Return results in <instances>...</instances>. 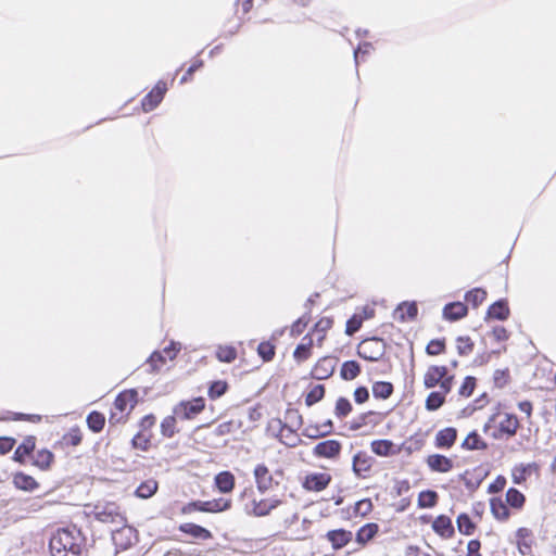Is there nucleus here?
I'll use <instances>...</instances> for the list:
<instances>
[{"label":"nucleus","mask_w":556,"mask_h":556,"mask_svg":"<svg viewBox=\"0 0 556 556\" xmlns=\"http://www.w3.org/2000/svg\"><path fill=\"white\" fill-rule=\"evenodd\" d=\"M455 374L445 365H429L422 375V386L432 390L425 400V408L435 412L446 403V396L455 384Z\"/></svg>","instance_id":"f257e3e1"},{"label":"nucleus","mask_w":556,"mask_h":556,"mask_svg":"<svg viewBox=\"0 0 556 556\" xmlns=\"http://www.w3.org/2000/svg\"><path fill=\"white\" fill-rule=\"evenodd\" d=\"M85 539L75 529H59L49 542L51 556H80Z\"/></svg>","instance_id":"f03ea898"},{"label":"nucleus","mask_w":556,"mask_h":556,"mask_svg":"<svg viewBox=\"0 0 556 556\" xmlns=\"http://www.w3.org/2000/svg\"><path fill=\"white\" fill-rule=\"evenodd\" d=\"M520 421L515 414L496 412L483 426V431L494 440H508L516 435Z\"/></svg>","instance_id":"7ed1b4c3"},{"label":"nucleus","mask_w":556,"mask_h":556,"mask_svg":"<svg viewBox=\"0 0 556 556\" xmlns=\"http://www.w3.org/2000/svg\"><path fill=\"white\" fill-rule=\"evenodd\" d=\"M88 516L102 523L123 526L127 522L125 513L116 502L98 501L90 506Z\"/></svg>","instance_id":"20e7f679"},{"label":"nucleus","mask_w":556,"mask_h":556,"mask_svg":"<svg viewBox=\"0 0 556 556\" xmlns=\"http://www.w3.org/2000/svg\"><path fill=\"white\" fill-rule=\"evenodd\" d=\"M137 404V391L129 389L119 392L113 403L114 410L111 412L109 422L116 425L125 422L130 412Z\"/></svg>","instance_id":"39448f33"},{"label":"nucleus","mask_w":556,"mask_h":556,"mask_svg":"<svg viewBox=\"0 0 556 556\" xmlns=\"http://www.w3.org/2000/svg\"><path fill=\"white\" fill-rule=\"evenodd\" d=\"M232 502L229 498H214L210 501H191L184 504L180 508L181 515H192L194 513L216 514L230 509Z\"/></svg>","instance_id":"423d86ee"},{"label":"nucleus","mask_w":556,"mask_h":556,"mask_svg":"<svg viewBox=\"0 0 556 556\" xmlns=\"http://www.w3.org/2000/svg\"><path fill=\"white\" fill-rule=\"evenodd\" d=\"M387 351V343L378 337L365 338L357 345V355L365 361L378 362Z\"/></svg>","instance_id":"0eeeda50"},{"label":"nucleus","mask_w":556,"mask_h":556,"mask_svg":"<svg viewBox=\"0 0 556 556\" xmlns=\"http://www.w3.org/2000/svg\"><path fill=\"white\" fill-rule=\"evenodd\" d=\"M376 317L375 304H366L357 307L354 314L346 320L344 333L348 337L354 336L361 330L363 324Z\"/></svg>","instance_id":"6e6552de"},{"label":"nucleus","mask_w":556,"mask_h":556,"mask_svg":"<svg viewBox=\"0 0 556 556\" xmlns=\"http://www.w3.org/2000/svg\"><path fill=\"white\" fill-rule=\"evenodd\" d=\"M205 409V400L202 396L179 402L173 409L174 414L182 420L194 419Z\"/></svg>","instance_id":"1a4fd4ad"},{"label":"nucleus","mask_w":556,"mask_h":556,"mask_svg":"<svg viewBox=\"0 0 556 556\" xmlns=\"http://www.w3.org/2000/svg\"><path fill=\"white\" fill-rule=\"evenodd\" d=\"M253 476L256 489L261 493H265L269 490H273L275 486L279 484V482L274 479L273 473L265 464H257L254 467Z\"/></svg>","instance_id":"9d476101"},{"label":"nucleus","mask_w":556,"mask_h":556,"mask_svg":"<svg viewBox=\"0 0 556 556\" xmlns=\"http://www.w3.org/2000/svg\"><path fill=\"white\" fill-rule=\"evenodd\" d=\"M167 84L164 80H159L155 86L147 93L141 100V108L143 112L153 111L164 99L167 91Z\"/></svg>","instance_id":"9b49d317"},{"label":"nucleus","mask_w":556,"mask_h":556,"mask_svg":"<svg viewBox=\"0 0 556 556\" xmlns=\"http://www.w3.org/2000/svg\"><path fill=\"white\" fill-rule=\"evenodd\" d=\"M332 477L328 472H311L302 480V488L308 492H321L328 488Z\"/></svg>","instance_id":"f8f14e48"},{"label":"nucleus","mask_w":556,"mask_h":556,"mask_svg":"<svg viewBox=\"0 0 556 556\" xmlns=\"http://www.w3.org/2000/svg\"><path fill=\"white\" fill-rule=\"evenodd\" d=\"M342 451V443L334 439H329L317 443L313 448V455L317 458L337 459Z\"/></svg>","instance_id":"ddd939ff"},{"label":"nucleus","mask_w":556,"mask_h":556,"mask_svg":"<svg viewBox=\"0 0 556 556\" xmlns=\"http://www.w3.org/2000/svg\"><path fill=\"white\" fill-rule=\"evenodd\" d=\"M337 358L333 356L320 357L311 369V376L317 380L330 378L336 369Z\"/></svg>","instance_id":"4468645a"},{"label":"nucleus","mask_w":556,"mask_h":556,"mask_svg":"<svg viewBox=\"0 0 556 556\" xmlns=\"http://www.w3.org/2000/svg\"><path fill=\"white\" fill-rule=\"evenodd\" d=\"M425 462L430 471L438 473H447L455 467L451 457L439 453L429 454Z\"/></svg>","instance_id":"2eb2a0df"},{"label":"nucleus","mask_w":556,"mask_h":556,"mask_svg":"<svg viewBox=\"0 0 556 556\" xmlns=\"http://www.w3.org/2000/svg\"><path fill=\"white\" fill-rule=\"evenodd\" d=\"M334 320L331 316L320 317L307 334H312L316 346L321 348L327 338L328 331L333 327Z\"/></svg>","instance_id":"dca6fc26"},{"label":"nucleus","mask_w":556,"mask_h":556,"mask_svg":"<svg viewBox=\"0 0 556 556\" xmlns=\"http://www.w3.org/2000/svg\"><path fill=\"white\" fill-rule=\"evenodd\" d=\"M281 504L282 501L279 498H261L258 501L253 500L248 514L254 517H266Z\"/></svg>","instance_id":"f3484780"},{"label":"nucleus","mask_w":556,"mask_h":556,"mask_svg":"<svg viewBox=\"0 0 556 556\" xmlns=\"http://www.w3.org/2000/svg\"><path fill=\"white\" fill-rule=\"evenodd\" d=\"M372 465L374 458L366 452H358L353 457V471L358 478H369L372 470Z\"/></svg>","instance_id":"a211bd4d"},{"label":"nucleus","mask_w":556,"mask_h":556,"mask_svg":"<svg viewBox=\"0 0 556 556\" xmlns=\"http://www.w3.org/2000/svg\"><path fill=\"white\" fill-rule=\"evenodd\" d=\"M316 343L312 334H305L301 342L295 346L292 357L298 365L307 362L314 354L313 350Z\"/></svg>","instance_id":"6ab92c4d"},{"label":"nucleus","mask_w":556,"mask_h":556,"mask_svg":"<svg viewBox=\"0 0 556 556\" xmlns=\"http://www.w3.org/2000/svg\"><path fill=\"white\" fill-rule=\"evenodd\" d=\"M383 418L384 415L382 413L368 410L355 417L351 421L350 429L357 431L365 427H376L383 420Z\"/></svg>","instance_id":"aec40b11"},{"label":"nucleus","mask_w":556,"mask_h":556,"mask_svg":"<svg viewBox=\"0 0 556 556\" xmlns=\"http://www.w3.org/2000/svg\"><path fill=\"white\" fill-rule=\"evenodd\" d=\"M535 540L529 528H519L516 531V546L520 555L530 556L533 552Z\"/></svg>","instance_id":"412c9836"},{"label":"nucleus","mask_w":556,"mask_h":556,"mask_svg":"<svg viewBox=\"0 0 556 556\" xmlns=\"http://www.w3.org/2000/svg\"><path fill=\"white\" fill-rule=\"evenodd\" d=\"M433 532L442 540H451L455 535L452 519L446 515H439L432 520Z\"/></svg>","instance_id":"4be33fe9"},{"label":"nucleus","mask_w":556,"mask_h":556,"mask_svg":"<svg viewBox=\"0 0 556 556\" xmlns=\"http://www.w3.org/2000/svg\"><path fill=\"white\" fill-rule=\"evenodd\" d=\"M540 466L536 463L517 464L511 468V480L515 484L522 485L532 473H539Z\"/></svg>","instance_id":"5701e85b"},{"label":"nucleus","mask_w":556,"mask_h":556,"mask_svg":"<svg viewBox=\"0 0 556 556\" xmlns=\"http://www.w3.org/2000/svg\"><path fill=\"white\" fill-rule=\"evenodd\" d=\"M429 434L430 430L419 429L406 439L402 447L407 454L419 452L425 447Z\"/></svg>","instance_id":"b1692460"},{"label":"nucleus","mask_w":556,"mask_h":556,"mask_svg":"<svg viewBox=\"0 0 556 556\" xmlns=\"http://www.w3.org/2000/svg\"><path fill=\"white\" fill-rule=\"evenodd\" d=\"M370 450L374 454L380 457L394 456L401 452V447L394 444L393 441L388 439H378L371 441Z\"/></svg>","instance_id":"393cba45"},{"label":"nucleus","mask_w":556,"mask_h":556,"mask_svg":"<svg viewBox=\"0 0 556 556\" xmlns=\"http://www.w3.org/2000/svg\"><path fill=\"white\" fill-rule=\"evenodd\" d=\"M457 429L454 427H445L439 430L434 438V446L441 450H450L457 441Z\"/></svg>","instance_id":"a878e982"},{"label":"nucleus","mask_w":556,"mask_h":556,"mask_svg":"<svg viewBox=\"0 0 556 556\" xmlns=\"http://www.w3.org/2000/svg\"><path fill=\"white\" fill-rule=\"evenodd\" d=\"M353 534L345 529L329 530L326 533V540L334 551L345 547L352 541Z\"/></svg>","instance_id":"bb28decb"},{"label":"nucleus","mask_w":556,"mask_h":556,"mask_svg":"<svg viewBox=\"0 0 556 556\" xmlns=\"http://www.w3.org/2000/svg\"><path fill=\"white\" fill-rule=\"evenodd\" d=\"M83 440L84 433L81 429L78 426H75L61 437V439L55 443V446L62 450L76 447L81 444Z\"/></svg>","instance_id":"cd10ccee"},{"label":"nucleus","mask_w":556,"mask_h":556,"mask_svg":"<svg viewBox=\"0 0 556 556\" xmlns=\"http://www.w3.org/2000/svg\"><path fill=\"white\" fill-rule=\"evenodd\" d=\"M380 527L376 522H368L363 525L355 534V542L365 547L369 542H371L377 534L379 533Z\"/></svg>","instance_id":"c85d7f7f"},{"label":"nucleus","mask_w":556,"mask_h":556,"mask_svg":"<svg viewBox=\"0 0 556 556\" xmlns=\"http://www.w3.org/2000/svg\"><path fill=\"white\" fill-rule=\"evenodd\" d=\"M178 530L181 533L198 540L207 541L213 538V534L210 530L193 522L181 523L179 525Z\"/></svg>","instance_id":"c756f323"},{"label":"nucleus","mask_w":556,"mask_h":556,"mask_svg":"<svg viewBox=\"0 0 556 556\" xmlns=\"http://www.w3.org/2000/svg\"><path fill=\"white\" fill-rule=\"evenodd\" d=\"M468 314L467 305L462 302H452L443 307V317L448 321H456Z\"/></svg>","instance_id":"7c9ffc66"},{"label":"nucleus","mask_w":556,"mask_h":556,"mask_svg":"<svg viewBox=\"0 0 556 556\" xmlns=\"http://www.w3.org/2000/svg\"><path fill=\"white\" fill-rule=\"evenodd\" d=\"M509 506L502 497L490 498V509L493 517L498 521H507L510 517Z\"/></svg>","instance_id":"2f4dec72"},{"label":"nucleus","mask_w":556,"mask_h":556,"mask_svg":"<svg viewBox=\"0 0 556 556\" xmlns=\"http://www.w3.org/2000/svg\"><path fill=\"white\" fill-rule=\"evenodd\" d=\"M396 319L401 323L412 321L418 315V307L415 302H403L395 309Z\"/></svg>","instance_id":"473e14b6"},{"label":"nucleus","mask_w":556,"mask_h":556,"mask_svg":"<svg viewBox=\"0 0 556 556\" xmlns=\"http://www.w3.org/2000/svg\"><path fill=\"white\" fill-rule=\"evenodd\" d=\"M215 486L222 493H230L235 489L236 478L230 471H222L215 476Z\"/></svg>","instance_id":"72a5a7b5"},{"label":"nucleus","mask_w":556,"mask_h":556,"mask_svg":"<svg viewBox=\"0 0 556 556\" xmlns=\"http://www.w3.org/2000/svg\"><path fill=\"white\" fill-rule=\"evenodd\" d=\"M462 448L466 451H483L488 448V443L473 430L462 442Z\"/></svg>","instance_id":"f704fd0d"},{"label":"nucleus","mask_w":556,"mask_h":556,"mask_svg":"<svg viewBox=\"0 0 556 556\" xmlns=\"http://www.w3.org/2000/svg\"><path fill=\"white\" fill-rule=\"evenodd\" d=\"M35 450V438L27 437L23 440V442L16 447L13 459L23 464L29 457L31 452Z\"/></svg>","instance_id":"c9c22d12"},{"label":"nucleus","mask_w":556,"mask_h":556,"mask_svg":"<svg viewBox=\"0 0 556 556\" xmlns=\"http://www.w3.org/2000/svg\"><path fill=\"white\" fill-rule=\"evenodd\" d=\"M510 315V309L506 300H500L488 308V316L497 320H506Z\"/></svg>","instance_id":"e433bc0d"},{"label":"nucleus","mask_w":556,"mask_h":556,"mask_svg":"<svg viewBox=\"0 0 556 556\" xmlns=\"http://www.w3.org/2000/svg\"><path fill=\"white\" fill-rule=\"evenodd\" d=\"M333 431V422L332 420H327L320 426H307L304 429V435L311 439H318L321 437H326Z\"/></svg>","instance_id":"4c0bfd02"},{"label":"nucleus","mask_w":556,"mask_h":556,"mask_svg":"<svg viewBox=\"0 0 556 556\" xmlns=\"http://www.w3.org/2000/svg\"><path fill=\"white\" fill-rule=\"evenodd\" d=\"M456 525L458 532L463 535H472L477 530V523L466 513H462L457 516Z\"/></svg>","instance_id":"58836bf2"},{"label":"nucleus","mask_w":556,"mask_h":556,"mask_svg":"<svg viewBox=\"0 0 556 556\" xmlns=\"http://www.w3.org/2000/svg\"><path fill=\"white\" fill-rule=\"evenodd\" d=\"M507 505L516 510H521L526 504V496L516 488H509L505 494Z\"/></svg>","instance_id":"ea45409f"},{"label":"nucleus","mask_w":556,"mask_h":556,"mask_svg":"<svg viewBox=\"0 0 556 556\" xmlns=\"http://www.w3.org/2000/svg\"><path fill=\"white\" fill-rule=\"evenodd\" d=\"M256 351L257 355L263 359V362H271L276 355V339L273 338L270 340L262 341L257 345Z\"/></svg>","instance_id":"a19ab883"},{"label":"nucleus","mask_w":556,"mask_h":556,"mask_svg":"<svg viewBox=\"0 0 556 556\" xmlns=\"http://www.w3.org/2000/svg\"><path fill=\"white\" fill-rule=\"evenodd\" d=\"M439 503V494L433 490H424L419 492L417 497V506L419 508H433Z\"/></svg>","instance_id":"79ce46f5"},{"label":"nucleus","mask_w":556,"mask_h":556,"mask_svg":"<svg viewBox=\"0 0 556 556\" xmlns=\"http://www.w3.org/2000/svg\"><path fill=\"white\" fill-rule=\"evenodd\" d=\"M54 462V455L51 451L42 448L36 452L34 455L33 464L41 470H48L51 468Z\"/></svg>","instance_id":"37998d69"},{"label":"nucleus","mask_w":556,"mask_h":556,"mask_svg":"<svg viewBox=\"0 0 556 556\" xmlns=\"http://www.w3.org/2000/svg\"><path fill=\"white\" fill-rule=\"evenodd\" d=\"M152 431L140 430L131 440V445L136 450L147 452L152 445Z\"/></svg>","instance_id":"c03bdc74"},{"label":"nucleus","mask_w":556,"mask_h":556,"mask_svg":"<svg viewBox=\"0 0 556 556\" xmlns=\"http://www.w3.org/2000/svg\"><path fill=\"white\" fill-rule=\"evenodd\" d=\"M86 424L94 433H99L104 429L105 426V415L98 410H92L87 415Z\"/></svg>","instance_id":"a18cd8bd"},{"label":"nucleus","mask_w":556,"mask_h":556,"mask_svg":"<svg viewBox=\"0 0 556 556\" xmlns=\"http://www.w3.org/2000/svg\"><path fill=\"white\" fill-rule=\"evenodd\" d=\"M159 489V483L154 479H148L142 481L135 491V494L139 498H150L152 497Z\"/></svg>","instance_id":"49530a36"},{"label":"nucleus","mask_w":556,"mask_h":556,"mask_svg":"<svg viewBox=\"0 0 556 556\" xmlns=\"http://www.w3.org/2000/svg\"><path fill=\"white\" fill-rule=\"evenodd\" d=\"M215 356L222 363H232L238 357V351L233 345H218L215 351Z\"/></svg>","instance_id":"de8ad7c7"},{"label":"nucleus","mask_w":556,"mask_h":556,"mask_svg":"<svg viewBox=\"0 0 556 556\" xmlns=\"http://www.w3.org/2000/svg\"><path fill=\"white\" fill-rule=\"evenodd\" d=\"M361 374V366L356 361H346L342 364L340 375L344 380H353Z\"/></svg>","instance_id":"09e8293b"},{"label":"nucleus","mask_w":556,"mask_h":556,"mask_svg":"<svg viewBox=\"0 0 556 556\" xmlns=\"http://www.w3.org/2000/svg\"><path fill=\"white\" fill-rule=\"evenodd\" d=\"M394 391L393 384L388 381H377L372 384V394L376 399L387 400Z\"/></svg>","instance_id":"8fccbe9b"},{"label":"nucleus","mask_w":556,"mask_h":556,"mask_svg":"<svg viewBox=\"0 0 556 556\" xmlns=\"http://www.w3.org/2000/svg\"><path fill=\"white\" fill-rule=\"evenodd\" d=\"M13 482L16 488L25 491H33L38 486L37 481L31 476L23 472L16 473L13 478Z\"/></svg>","instance_id":"3c124183"},{"label":"nucleus","mask_w":556,"mask_h":556,"mask_svg":"<svg viewBox=\"0 0 556 556\" xmlns=\"http://www.w3.org/2000/svg\"><path fill=\"white\" fill-rule=\"evenodd\" d=\"M458 355L467 356L475 350V342L469 336H459L455 340Z\"/></svg>","instance_id":"603ef678"},{"label":"nucleus","mask_w":556,"mask_h":556,"mask_svg":"<svg viewBox=\"0 0 556 556\" xmlns=\"http://www.w3.org/2000/svg\"><path fill=\"white\" fill-rule=\"evenodd\" d=\"M241 422L230 419L216 426L214 432L217 437L230 435L239 430Z\"/></svg>","instance_id":"864d4df0"},{"label":"nucleus","mask_w":556,"mask_h":556,"mask_svg":"<svg viewBox=\"0 0 556 556\" xmlns=\"http://www.w3.org/2000/svg\"><path fill=\"white\" fill-rule=\"evenodd\" d=\"M446 352V339H432L426 345V353L429 356H439Z\"/></svg>","instance_id":"5fc2aeb1"},{"label":"nucleus","mask_w":556,"mask_h":556,"mask_svg":"<svg viewBox=\"0 0 556 556\" xmlns=\"http://www.w3.org/2000/svg\"><path fill=\"white\" fill-rule=\"evenodd\" d=\"M353 410L351 402L346 397H339L334 405V415L338 419L342 420L349 416Z\"/></svg>","instance_id":"6e6d98bb"},{"label":"nucleus","mask_w":556,"mask_h":556,"mask_svg":"<svg viewBox=\"0 0 556 556\" xmlns=\"http://www.w3.org/2000/svg\"><path fill=\"white\" fill-rule=\"evenodd\" d=\"M326 393V389L324 384L314 386L305 395V404L306 406H313L314 404L320 402Z\"/></svg>","instance_id":"4d7b16f0"},{"label":"nucleus","mask_w":556,"mask_h":556,"mask_svg":"<svg viewBox=\"0 0 556 556\" xmlns=\"http://www.w3.org/2000/svg\"><path fill=\"white\" fill-rule=\"evenodd\" d=\"M229 389L227 381L225 380H216L213 381L207 390V395L211 400H216L223 396Z\"/></svg>","instance_id":"13d9d810"},{"label":"nucleus","mask_w":556,"mask_h":556,"mask_svg":"<svg viewBox=\"0 0 556 556\" xmlns=\"http://www.w3.org/2000/svg\"><path fill=\"white\" fill-rule=\"evenodd\" d=\"M178 418L175 414L166 416L161 422V433L166 438H172L176 433V425Z\"/></svg>","instance_id":"bf43d9fd"},{"label":"nucleus","mask_w":556,"mask_h":556,"mask_svg":"<svg viewBox=\"0 0 556 556\" xmlns=\"http://www.w3.org/2000/svg\"><path fill=\"white\" fill-rule=\"evenodd\" d=\"M476 387H477V379L473 376L465 377L459 389H458L459 396L465 397V399L470 397L472 395Z\"/></svg>","instance_id":"052dcab7"},{"label":"nucleus","mask_w":556,"mask_h":556,"mask_svg":"<svg viewBox=\"0 0 556 556\" xmlns=\"http://www.w3.org/2000/svg\"><path fill=\"white\" fill-rule=\"evenodd\" d=\"M465 299L472 306L477 307L485 301L486 291L481 288H475L466 293Z\"/></svg>","instance_id":"680f3d73"},{"label":"nucleus","mask_w":556,"mask_h":556,"mask_svg":"<svg viewBox=\"0 0 556 556\" xmlns=\"http://www.w3.org/2000/svg\"><path fill=\"white\" fill-rule=\"evenodd\" d=\"M309 323V317L307 315H303L299 317L295 321L292 323L290 327V337L296 338L300 337L304 330L306 329Z\"/></svg>","instance_id":"e2e57ef3"},{"label":"nucleus","mask_w":556,"mask_h":556,"mask_svg":"<svg viewBox=\"0 0 556 556\" xmlns=\"http://www.w3.org/2000/svg\"><path fill=\"white\" fill-rule=\"evenodd\" d=\"M374 509V505L370 498H363L355 503L354 506V513L357 516L366 517L368 516Z\"/></svg>","instance_id":"0e129e2a"},{"label":"nucleus","mask_w":556,"mask_h":556,"mask_svg":"<svg viewBox=\"0 0 556 556\" xmlns=\"http://www.w3.org/2000/svg\"><path fill=\"white\" fill-rule=\"evenodd\" d=\"M166 357L160 351L153 352L148 358V364L153 371L160 370L166 364Z\"/></svg>","instance_id":"69168bd1"},{"label":"nucleus","mask_w":556,"mask_h":556,"mask_svg":"<svg viewBox=\"0 0 556 556\" xmlns=\"http://www.w3.org/2000/svg\"><path fill=\"white\" fill-rule=\"evenodd\" d=\"M494 386L497 388H504L510 381L509 370L506 369H497L493 374Z\"/></svg>","instance_id":"338daca9"},{"label":"nucleus","mask_w":556,"mask_h":556,"mask_svg":"<svg viewBox=\"0 0 556 556\" xmlns=\"http://www.w3.org/2000/svg\"><path fill=\"white\" fill-rule=\"evenodd\" d=\"M507 484V480L504 476H497L488 486V493L496 494L502 492Z\"/></svg>","instance_id":"774afa93"}]
</instances>
